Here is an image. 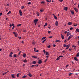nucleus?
Wrapping results in <instances>:
<instances>
[{"mask_svg": "<svg viewBox=\"0 0 79 79\" xmlns=\"http://www.w3.org/2000/svg\"><path fill=\"white\" fill-rule=\"evenodd\" d=\"M9 56H10V57H12V55H11V54H10L9 55Z\"/></svg>", "mask_w": 79, "mask_h": 79, "instance_id": "nucleus-58", "label": "nucleus"}, {"mask_svg": "<svg viewBox=\"0 0 79 79\" xmlns=\"http://www.w3.org/2000/svg\"><path fill=\"white\" fill-rule=\"evenodd\" d=\"M13 34H14L15 36L16 37H18V34L17 32H13Z\"/></svg>", "mask_w": 79, "mask_h": 79, "instance_id": "nucleus-2", "label": "nucleus"}, {"mask_svg": "<svg viewBox=\"0 0 79 79\" xmlns=\"http://www.w3.org/2000/svg\"><path fill=\"white\" fill-rule=\"evenodd\" d=\"M38 63L39 64H41L42 63V60H38Z\"/></svg>", "mask_w": 79, "mask_h": 79, "instance_id": "nucleus-4", "label": "nucleus"}, {"mask_svg": "<svg viewBox=\"0 0 79 79\" xmlns=\"http://www.w3.org/2000/svg\"><path fill=\"white\" fill-rule=\"evenodd\" d=\"M6 73H7V72H6L5 73H3V75H5V74H6Z\"/></svg>", "mask_w": 79, "mask_h": 79, "instance_id": "nucleus-53", "label": "nucleus"}, {"mask_svg": "<svg viewBox=\"0 0 79 79\" xmlns=\"http://www.w3.org/2000/svg\"><path fill=\"white\" fill-rule=\"evenodd\" d=\"M38 20H39V19H35L34 20V22L35 24V26L37 24V21H38Z\"/></svg>", "mask_w": 79, "mask_h": 79, "instance_id": "nucleus-1", "label": "nucleus"}, {"mask_svg": "<svg viewBox=\"0 0 79 79\" xmlns=\"http://www.w3.org/2000/svg\"><path fill=\"white\" fill-rule=\"evenodd\" d=\"M14 57H17V56H16V54H14Z\"/></svg>", "mask_w": 79, "mask_h": 79, "instance_id": "nucleus-43", "label": "nucleus"}, {"mask_svg": "<svg viewBox=\"0 0 79 79\" xmlns=\"http://www.w3.org/2000/svg\"><path fill=\"white\" fill-rule=\"evenodd\" d=\"M76 31H77L78 32H79V29L77 28L76 29Z\"/></svg>", "mask_w": 79, "mask_h": 79, "instance_id": "nucleus-31", "label": "nucleus"}, {"mask_svg": "<svg viewBox=\"0 0 79 79\" xmlns=\"http://www.w3.org/2000/svg\"><path fill=\"white\" fill-rule=\"evenodd\" d=\"M60 41L59 40H57L56 41V43H57L58 42H60Z\"/></svg>", "mask_w": 79, "mask_h": 79, "instance_id": "nucleus-34", "label": "nucleus"}, {"mask_svg": "<svg viewBox=\"0 0 79 79\" xmlns=\"http://www.w3.org/2000/svg\"><path fill=\"white\" fill-rule=\"evenodd\" d=\"M74 60L77 61H79V60L77 58V57H74Z\"/></svg>", "mask_w": 79, "mask_h": 79, "instance_id": "nucleus-5", "label": "nucleus"}, {"mask_svg": "<svg viewBox=\"0 0 79 79\" xmlns=\"http://www.w3.org/2000/svg\"><path fill=\"white\" fill-rule=\"evenodd\" d=\"M59 57H60V58H62V57H63V56H59Z\"/></svg>", "mask_w": 79, "mask_h": 79, "instance_id": "nucleus-54", "label": "nucleus"}, {"mask_svg": "<svg viewBox=\"0 0 79 79\" xmlns=\"http://www.w3.org/2000/svg\"><path fill=\"white\" fill-rule=\"evenodd\" d=\"M23 62L25 63H27V61L26 59H25L23 60Z\"/></svg>", "mask_w": 79, "mask_h": 79, "instance_id": "nucleus-11", "label": "nucleus"}, {"mask_svg": "<svg viewBox=\"0 0 79 79\" xmlns=\"http://www.w3.org/2000/svg\"><path fill=\"white\" fill-rule=\"evenodd\" d=\"M11 77H12L13 78H15V77L14 74H12Z\"/></svg>", "mask_w": 79, "mask_h": 79, "instance_id": "nucleus-15", "label": "nucleus"}, {"mask_svg": "<svg viewBox=\"0 0 79 79\" xmlns=\"http://www.w3.org/2000/svg\"><path fill=\"white\" fill-rule=\"evenodd\" d=\"M54 18L56 19V20H57V17L56 16L54 15Z\"/></svg>", "mask_w": 79, "mask_h": 79, "instance_id": "nucleus-32", "label": "nucleus"}, {"mask_svg": "<svg viewBox=\"0 0 79 79\" xmlns=\"http://www.w3.org/2000/svg\"><path fill=\"white\" fill-rule=\"evenodd\" d=\"M20 73H18L17 75V77H19V76H20Z\"/></svg>", "mask_w": 79, "mask_h": 79, "instance_id": "nucleus-20", "label": "nucleus"}, {"mask_svg": "<svg viewBox=\"0 0 79 79\" xmlns=\"http://www.w3.org/2000/svg\"><path fill=\"white\" fill-rule=\"evenodd\" d=\"M72 73H70L69 74V76H70L71 75H72Z\"/></svg>", "mask_w": 79, "mask_h": 79, "instance_id": "nucleus-60", "label": "nucleus"}, {"mask_svg": "<svg viewBox=\"0 0 79 79\" xmlns=\"http://www.w3.org/2000/svg\"><path fill=\"white\" fill-rule=\"evenodd\" d=\"M36 48H34V51H35L36 52Z\"/></svg>", "mask_w": 79, "mask_h": 79, "instance_id": "nucleus-51", "label": "nucleus"}, {"mask_svg": "<svg viewBox=\"0 0 79 79\" xmlns=\"http://www.w3.org/2000/svg\"><path fill=\"white\" fill-rule=\"evenodd\" d=\"M42 73H41L40 74V76H42Z\"/></svg>", "mask_w": 79, "mask_h": 79, "instance_id": "nucleus-64", "label": "nucleus"}, {"mask_svg": "<svg viewBox=\"0 0 79 79\" xmlns=\"http://www.w3.org/2000/svg\"><path fill=\"white\" fill-rule=\"evenodd\" d=\"M63 46H64V48L66 47V45L65 44H64Z\"/></svg>", "mask_w": 79, "mask_h": 79, "instance_id": "nucleus-47", "label": "nucleus"}, {"mask_svg": "<svg viewBox=\"0 0 79 79\" xmlns=\"http://www.w3.org/2000/svg\"><path fill=\"white\" fill-rule=\"evenodd\" d=\"M47 40V39H45L43 40V41L42 42L43 43H44L45 41H46Z\"/></svg>", "mask_w": 79, "mask_h": 79, "instance_id": "nucleus-26", "label": "nucleus"}, {"mask_svg": "<svg viewBox=\"0 0 79 79\" xmlns=\"http://www.w3.org/2000/svg\"><path fill=\"white\" fill-rule=\"evenodd\" d=\"M53 46L54 47H55L56 46V44H53Z\"/></svg>", "mask_w": 79, "mask_h": 79, "instance_id": "nucleus-57", "label": "nucleus"}, {"mask_svg": "<svg viewBox=\"0 0 79 79\" xmlns=\"http://www.w3.org/2000/svg\"><path fill=\"white\" fill-rule=\"evenodd\" d=\"M51 31H48V33L50 34L51 33Z\"/></svg>", "mask_w": 79, "mask_h": 79, "instance_id": "nucleus-63", "label": "nucleus"}, {"mask_svg": "<svg viewBox=\"0 0 79 79\" xmlns=\"http://www.w3.org/2000/svg\"><path fill=\"white\" fill-rule=\"evenodd\" d=\"M61 37L62 39H64V35H61Z\"/></svg>", "mask_w": 79, "mask_h": 79, "instance_id": "nucleus-14", "label": "nucleus"}, {"mask_svg": "<svg viewBox=\"0 0 79 79\" xmlns=\"http://www.w3.org/2000/svg\"><path fill=\"white\" fill-rule=\"evenodd\" d=\"M60 59V58L59 57H57V59H56V60L58 61V60H59Z\"/></svg>", "mask_w": 79, "mask_h": 79, "instance_id": "nucleus-24", "label": "nucleus"}, {"mask_svg": "<svg viewBox=\"0 0 79 79\" xmlns=\"http://www.w3.org/2000/svg\"><path fill=\"white\" fill-rule=\"evenodd\" d=\"M77 25H78V24H76V25H74V27H76V26H77Z\"/></svg>", "mask_w": 79, "mask_h": 79, "instance_id": "nucleus-52", "label": "nucleus"}, {"mask_svg": "<svg viewBox=\"0 0 79 79\" xmlns=\"http://www.w3.org/2000/svg\"><path fill=\"white\" fill-rule=\"evenodd\" d=\"M58 22L57 21H56V26H58Z\"/></svg>", "mask_w": 79, "mask_h": 79, "instance_id": "nucleus-10", "label": "nucleus"}, {"mask_svg": "<svg viewBox=\"0 0 79 79\" xmlns=\"http://www.w3.org/2000/svg\"><path fill=\"white\" fill-rule=\"evenodd\" d=\"M32 57H33L34 58H37V57L36 56H32Z\"/></svg>", "mask_w": 79, "mask_h": 79, "instance_id": "nucleus-30", "label": "nucleus"}, {"mask_svg": "<svg viewBox=\"0 0 79 79\" xmlns=\"http://www.w3.org/2000/svg\"><path fill=\"white\" fill-rule=\"evenodd\" d=\"M47 24H48L47 23H45L44 25V27L47 26Z\"/></svg>", "mask_w": 79, "mask_h": 79, "instance_id": "nucleus-29", "label": "nucleus"}, {"mask_svg": "<svg viewBox=\"0 0 79 79\" xmlns=\"http://www.w3.org/2000/svg\"><path fill=\"white\" fill-rule=\"evenodd\" d=\"M52 38V36H51L49 37V39H50V38Z\"/></svg>", "mask_w": 79, "mask_h": 79, "instance_id": "nucleus-61", "label": "nucleus"}, {"mask_svg": "<svg viewBox=\"0 0 79 79\" xmlns=\"http://www.w3.org/2000/svg\"><path fill=\"white\" fill-rule=\"evenodd\" d=\"M15 25H14V26H13V27L12 28V29H14L15 28Z\"/></svg>", "mask_w": 79, "mask_h": 79, "instance_id": "nucleus-55", "label": "nucleus"}, {"mask_svg": "<svg viewBox=\"0 0 79 79\" xmlns=\"http://www.w3.org/2000/svg\"><path fill=\"white\" fill-rule=\"evenodd\" d=\"M10 54L12 55V54H13V52H11L10 53Z\"/></svg>", "mask_w": 79, "mask_h": 79, "instance_id": "nucleus-46", "label": "nucleus"}, {"mask_svg": "<svg viewBox=\"0 0 79 79\" xmlns=\"http://www.w3.org/2000/svg\"><path fill=\"white\" fill-rule=\"evenodd\" d=\"M66 40H64V43H66V42H67Z\"/></svg>", "mask_w": 79, "mask_h": 79, "instance_id": "nucleus-56", "label": "nucleus"}, {"mask_svg": "<svg viewBox=\"0 0 79 79\" xmlns=\"http://www.w3.org/2000/svg\"><path fill=\"white\" fill-rule=\"evenodd\" d=\"M32 44L33 45H35V42H34V41H33L32 42Z\"/></svg>", "mask_w": 79, "mask_h": 79, "instance_id": "nucleus-27", "label": "nucleus"}, {"mask_svg": "<svg viewBox=\"0 0 79 79\" xmlns=\"http://www.w3.org/2000/svg\"><path fill=\"white\" fill-rule=\"evenodd\" d=\"M11 13V11H9L7 13V15H8L10 14Z\"/></svg>", "mask_w": 79, "mask_h": 79, "instance_id": "nucleus-28", "label": "nucleus"}, {"mask_svg": "<svg viewBox=\"0 0 79 79\" xmlns=\"http://www.w3.org/2000/svg\"><path fill=\"white\" fill-rule=\"evenodd\" d=\"M21 25H22L21 24H19L17 25V26L18 27H19L20 26H21Z\"/></svg>", "mask_w": 79, "mask_h": 79, "instance_id": "nucleus-37", "label": "nucleus"}, {"mask_svg": "<svg viewBox=\"0 0 79 79\" xmlns=\"http://www.w3.org/2000/svg\"><path fill=\"white\" fill-rule=\"evenodd\" d=\"M68 24L69 25H71V24H72V23L71 22H69L68 23Z\"/></svg>", "mask_w": 79, "mask_h": 79, "instance_id": "nucleus-16", "label": "nucleus"}, {"mask_svg": "<svg viewBox=\"0 0 79 79\" xmlns=\"http://www.w3.org/2000/svg\"><path fill=\"white\" fill-rule=\"evenodd\" d=\"M19 13L20 14V16H22V12L21 10H19Z\"/></svg>", "mask_w": 79, "mask_h": 79, "instance_id": "nucleus-8", "label": "nucleus"}, {"mask_svg": "<svg viewBox=\"0 0 79 79\" xmlns=\"http://www.w3.org/2000/svg\"><path fill=\"white\" fill-rule=\"evenodd\" d=\"M74 10H75L76 12L77 13L78 12V10L77 9V8H75Z\"/></svg>", "mask_w": 79, "mask_h": 79, "instance_id": "nucleus-9", "label": "nucleus"}, {"mask_svg": "<svg viewBox=\"0 0 79 79\" xmlns=\"http://www.w3.org/2000/svg\"><path fill=\"white\" fill-rule=\"evenodd\" d=\"M76 56L78 57L79 56V54L77 53V54L76 55Z\"/></svg>", "mask_w": 79, "mask_h": 79, "instance_id": "nucleus-41", "label": "nucleus"}, {"mask_svg": "<svg viewBox=\"0 0 79 79\" xmlns=\"http://www.w3.org/2000/svg\"><path fill=\"white\" fill-rule=\"evenodd\" d=\"M8 10H9L8 9H7V10H6V11H8Z\"/></svg>", "mask_w": 79, "mask_h": 79, "instance_id": "nucleus-62", "label": "nucleus"}, {"mask_svg": "<svg viewBox=\"0 0 79 79\" xmlns=\"http://www.w3.org/2000/svg\"><path fill=\"white\" fill-rule=\"evenodd\" d=\"M49 55V53L48 52H46V56H48Z\"/></svg>", "mask_w": 79, "mask_h": 79, "instance_id": "nucleus-19", "label": "nucleus"}, {"mask_svg": "<svg viewBox=\"0 0 79 79\" xmlns=\"http://www.w3.org/2000/svg\"><path fill=\"white\" fill-rule=\"evenodd\" d=\"M69 65H67L65 67L67 68L68 66H69Z\"/></svg>", "mask_w": 79, "mask_h": 79, "instance_id": "nucleus-59", "label": "nucleus"}, {"mask_svg": "<svg viewBox=\"0 0 79 79\" xmlns=\"http://www.w3.org/2000/svg\"><path fill=\"white\" fill-rule=\"evenodd\" d=\"M48 48H50V45H49L48 46H47Z\"/></svg>", "mask_w": 79, "mask_h": 79, "instance_id": "nucleus-49", "label": "nucleus"}, {"mask_svg": "<svg viewBox=\"0 0 79 79\" xmlns=\"http://www.w3.org/2000/svg\"><path fill=\"white\" fill-rule=\"evenodd\" d=\"M26 56V54H25V53H23V57L25 58Z\"/></svg>", "mask_w": 79, "mask_h": 79, "instance_id": "nucleus-12", "label": "nucleus"}, {"mask_svg": "<svg viewBox=\"0 0 79 79\" xmlns=\"http://www.w3.org/2000/svg\"><path fill=\"white\" fill-rule=\"evenodd\" d=\"M48 60V59H46L44 61V62H45V63H46V61H47Z\"/></svg>", "mask_w": 79, "mask_h": 79, "instance_id": "nucleus-40", "label": "nucleus"}, {"mask_svg": "<svg viewBox=\"0 0 79 79\" xmlns=\"http://www.w3.org/2000/svg\"><path fill=\"white\" fill-rule=\"evenodd\" d=\"M59 1H60V2H62L63 1V0H59Z\"/></svg>", "mask_w": 79, "mask_h": 79, "instance_id": "nucleus-45", "label": "nucleus"}, {"mask_svg": "<svg viewBox=\"0 0 79 79\" xmlns=\"http://www.w3.org/2000/svg\"><path fill=\"white\" fill-rule=\"evenodd\" d=\"M74 48V49H75L77 47V46H74V45H73V46H72Z\"/></svg>", "mask_w": 79, "mask_h": 79, "instance_id": "nucleus-25", "label": "nucleus"}, {"mask_svg": "<svg viewBox=\"0 0 79 79\" xmlns=\"http://www.w3.org/2000/svg\"><path fill=\"white\" fill-rule=\"evenodd\" d=\"M32 63L33 64H36V62L35 61H33L32 62Z\"/></svg>", "mask_w": 79, "mask_h": 79, "instance_id": "nucleus-21", "label": "nucleus"}, {"mask_svg": "<svg viewBox=\"0 0 79 79\" xmlns=\"http://www.w3.org/2000/svg\"><path fill=\"white\" fill-rule=\"evenodd\" d=\"M69 29H70V30H72V29H73V27H71Z\"/></svg>", "mask_w": 79, "mask_h": 79, "instance_id": "nucleus-48", "label": "nucleus"}, {"mask_svg": "<svg viewBox=\"0 0 79 79\" xmlns=\"http://www.w3.org/2000/svg\"><path fill=\"white\" fill-rule=\"evenodd\" d=\"M26 76H23L22 77V78H26Z\"/></svg>", "mask_w": 79, "mask_h": 79, "instance_id": "nucleus-35", "label": "nucleus"}, {"mask_svg": "<svg viewBox=\"0 0 79 79\" xmlns=\"http://www.w3.org/2000/svg\"><path fill=\"white\" fill-rule=\"evenodd\" d=\"M73 36L72 35H71L70 36H69L67 39L68 41H69L70 40V39L72 37H73Z\"/></svg>", "mask_w": 79, "mask_h": 79, "instance_id": "nucleus-3", "label": "nucleus"}, {"mask_svg": "<svg viewBox=\"0 0 79 79\" xmlns=\"http://www.w3.org/2000/svg\"><path fill=\"white\" fill-rule=\"evenodd\" d=\"M43 52L44 53V54L46 53V51L45 50H44L43 51Z\"/></svg>", "mask_w": 79, "mask_h": 79, "instance_id": "nucleus-38", "label": "nucleus"}, {"mask_svg": "<svg viewBox=\"0 0 79 79\" xmlns=\"http://www.w3.org/2000/svg\"><path fill=\"white\" fill-rule=\"evenodd\" d=\"M70 46V44H69L68 45H67L66 46V47L67 48H69Z\"/></svg>", "mask_w": 79, "mask_h": 79, "instance_id": "nucleus-13", "label": "nucleus"}, {"mask_svg": "<svg viewBox=\"0 0 79 79\" xmlns=\"http://www.w3.org/2000/svg\"><path fill=\"white\" fill-rule=\"evenodd\" d=\"M71 12L72 15H73L74 14V13L73 11H71Z\"/></svg>", "mask_w": 79, "mask_h": 79, "instance_id": "nucleus-23", "label": "nucleus"}, {"mask_svg": "<svg viewBox=\"0 0 79 79\" xmlns=\"http://www.w3.org/2000/svg\"><path fill=\"white\" fill-rule=\"evenodd\" d=\"M24 8H25V7L24 6H22L21 8L22 9H23Z\"/></svg>", "mask_w": 79, "mask_h": 79, "instance_id": "nucleus-50", "label": "nucleus"}, {"mask_svg": "<svg viewBox=\"0 0 79 79\" xmlns=\"http://www.w3.org/2000/svg\"><path fill=\"white\" fill-rule=\"evenodd\" d=\"M44 11V10H42V9H40V11L41 12H43V11Z\"/></svg>", "mask_w": 79, "mask_h": 79, "instance_id": "nucleus-36", "label": "nucleus"}, {"mask_svg": "<svg viewBox=\"0 0 79 79\" xmlns=\"http://www.w3.org/2000/svg\"><path fill=\"white\" fill-rule=\"evenodd\" d=\"M68 7H64V10L67 11L68 10Z\"/></svg>", "mask_w": 79, "mask_h": 79, "instance_id": "nucleus-7", "label": "nucleus"}, {"mask_svg": "<svg viewBox=\"0 0 79 79\" xmlns=\"http://www.w3.org/2000/svg\"><path fill=\"white\" fill-rule=\"evenodd\" d=\"M22 51H20V52H19V54H18V55H19V56L20 54V53Z\"/></svg>", "mask_w": 79, "mask_h": 79, "instance_id": "nucleus-42", "label": "nucleus"}, {"mask_svg": "<svg viewBox=\"0 0 79 79\" xmlns=\"http://www.w3.org/2000/svg\"><path fill=\"white\" fill-rule=\"evenodd\" d=\"M45 3V2L44 1H42L40 2V3L41 4H44Z\"/></svg>", "mask_w": 79, "mask_h": 79, "instance_id": "nucleus-22", "label": "nucleus"}, {"mask_svg": "<svg viewBox=\"0 0 79 79\" xmlns=\"http://www.w3.org/2000/svg\"><path fill=\"white\" fill-rule=\"evenodd\" d=\"M14 25H15L13 23H12V24L10 23V27H11L12 26H13Z\"/></svg>", "mask_w": 79, "mask_h": 79, "instance_id": "nucleus-18", "label": "nucleus"}, {"mask_svg": "<svg viewBox=\"0 0 79 79\" xmlns=\"http://www.w3.org/2000/svg\"><path fill=\"white\" fill-rule=\"evenodd\" d=\"M35 66V65H32L31 66V68H33Z\"/></svg>", "mask_w": 79, "mask_h": 79, "instance_id": "nucleus-39", "label": "nucleus"}, {"mask_svg": "<svg viewBox=\"0 0 79 79\" xmlns=\"http://www.w3.org/2000/svg\"><path fill=\"white\" fill-rule=\"evenodd\" d=\"M46 37H44L42 39V40H44V39H46Z\"/></svg>", "mask_w": 79, "mask_h": 79, "instance_id": "nucleus-33", "label": "nucleus"}, {"mask_svg": "<svg viewBox=\"0 0 79 79\" xmlns=\"http://www.w3.org/2000/svg\"><path fill=\"white\" fill-rule=\"evenodd\" d=\"M70 35H71V33L70 32H68L67 33V36H69Z\"/></svg>", "mask_w": 79, "mask_h": 79, "instance_id": "nucleus-6", "label": "nucleus"}, {"mask_svg": "<svg viewBox=\"0 0 79 79\" xmlns=\"http://www.w3.org/2000/svg\"><path fill=\"white\" fill-rule=\"evenodd\" d=\"M28 75L30 76V77H31L32 76V75L30 73H29L28 74Z\"/></svg>", "mask_w": 79, "mask_h": 79, "instance_id": "nucleus-17", "label": "nucleus"}, {"mask_svg": "<svg viewBox=\"0 0 79 79\" xmlns=\"http://www.w3.org/2000/svg\"><path fill=\"white\" fill-rule=\"evenodd\" d=\"M31 2H29L27 3V5H31Z\"/></svg>", "mask_w": 79, "mask_h": 79, "instance_id": "nucleus-44", "label": "nucleus"}]
</instances>
